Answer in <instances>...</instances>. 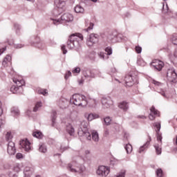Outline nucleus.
Masks as SVG:
<instances>
[{
	"instance_id": "nucleus-36",
	"label": "nucleus",
	"mask_w": 177,
	"mask_h": 177,
	"mask_svg": "<svg viewBox=\"0 0 177 177\" xmlns=\"http://www.w3.org/2000/svg\"><path fill=\"white\" fill-rule=\"evenodd\" d=\"M56 111H53L52 115V127H55L56 124Z\"/></svg>"
},
{
	"instance_id": "nucleus-40",
	"label": "nucleus",
	"mask_w": 177,
	"mask_h": 177,
	"mask_svg": "<svg viewBox=\"0 0 177 177\" xmlns=\"http://www.w3.org/2000/svg\"><path fill=\"white\" fill-rule=\"evenodd\" d=\"M156 176L157 177H162V169H158L156 170Z\"/></svg>"
},
{
	"instance_id": "nucleus-14",
	"label": "nucleus",
	"mask_w": 177,
	"mask_h": 177,
	"mask_svg": "<svg viewBox=\"0 0 177 177\" xmlns=\"http://www.w3.org/2000/svg\"><path fill=\"white\" fill-rule=\"evenodd\" d=\"M124 81L127 86H132L135 82V80L133 79V76H132V75H127L124 77Z\"/></svg>"
},
{
	"instance_id": "nucleus-39",
	"label": "nucleus",
	"mask_w": 177,
	"mask_h": 177,
	"mask_svg": "<svg viewBox=\"0 0 177 177\" xmlns=\"http://www.w3.org/2000/svg\"><path fill=\"white\" fill-rule=\"evenodd\" d=\"M156 136L158 142H160V145H162V136H161V133H156Z\"/></svg>"
},
{
	"instance_id": "nucleus-1",
	"label": "nucleus",
	"mask_w": 177,
	"mask_h": 177,
	"mask_svg": "<svg viewBox=\"0 0 177 177\" xmlns=\"http://www.w3.org/2000/svg\"><path fill=\"white\" fill-rule=\"evenodd\" d=\"M84 39V36L80 33H73L71 35L67 41V46L68 49H74V48H79L80 41Z\"/></svg>"
},
{
	"instance_id": "nucleus-52",
	"label": "nucleus",
	"mask_w": 177,
	"mask_h": 177,
	"mask_svg": "<svg viewBox=\"0 0 177 177\" xmlns=\"http://www.w3.org/2000/svg\"><path fill=\"white\" fill-rule=\"evenodd\" d=\"M172 44H174V45H177V37H172Z\"/></svg>"
},
{
	"instance_id": "nucleus-44",
	"label": "nucleus",
	"mask_w": 177,
	"mask_h": 177,
	"mask_svg": "<svg viewBox=\"0 0 177 177\" xmlns=\"http://www.w3.org/2000/svg\"><path fill=\"white\" fill-rule=\"evenodd\" d=\"M116 177H125V170H122V171H120L117 176Z\"/></svg>"
},
{
	"instance_id": "nucleus-20",
	"label": "nucleus",
	"mask_w": 177,
	"mask_h": 177,
	"mask_svg": "<svg viewBox=\"0 0 177 177\" xmlns=\"http://www.w3.org/2000/svg\"><path fill=\"white\" fill-rule=\"evenodd\" d=\"M66 131L71 136H74V133L75 132V130L74 129V127H73V125H71V124H66Z\"/></svg>"
},
{
	"instance_id": "nucleus-17",
	"label": "nucleus",
	"mask_w": 177,
	"mask_h": 177,
	"mask_svg": "<svg viewBox=\"0 0 177 177\" xmlns=\"http://www.w3.org/2000/svg\"><path fill=\"white\" fill-rule=\"evenodd\" d=\"M55 4L58 9H62V10H64V8H66V0H55Z\"/></svg>"
},
{
	"instance_id": "nucleus-60",
	"label": "nucleus",
	"mask_w": 177,
	"mask_h": 177,
	"mask_svg": "<svg viewBox=\"0 0 177 177\" xmlns=\"http://www.w3.org/2000/svg\"><path fill=\"white\" fill-rule=\"evenodd\" d=\"M2 127H3V121L2 119H0V131L2 129Z\"/></svg>"
},
{
	"instance_id": "nucleus-31",
	"label": "nucleus",
	"mask_w": 177,
	"mask_h": 177,
	"mask_svg": "<svg viewBox=\"0 0 177 177\" xmlns=\"http://www.w3.org/2000/svg\"><path fill=\"white\" fill-rule=\"evenodd\" d=\"M75 12L76 13H84V8L81 6H76L75 7Z\"/></svg>"
},
{
	"instance_id": "nucleus-64",
	"label": "nucleus",
	"mask_w": 177,
	"mask_h": 177,
	"mask_svg": "<svg viewBox=\"0 0 177 177\" xmlns=\"http://www.w3.org/2000/svg\"><path fill=\"white\" fill-rule=\"evenodd\" d=\"M111 72H112V73H117V69H115V68H113L111 69Z\"/></svg>"
},
{
	"instance_id": "nucleus-19",
	"label": "nucleus",
	"mask_w": 177,
	"mask_h": 177,
	"mask_svg": "<svg viewBox=\"0 0 177 177\" xmlns=\"http://www.w3.org/2000/svg\"><path fill=\"white\" fill-rule=\"evenodd\" d=\"M84 117L86 118L88 121H93V120H96V118H99V115L93 113H84Z\"/></svg>"
},
{
	"instance_id": "nucleus-37",
	"label": "nucleus",
	"mask_w": 177,
	"mask_h": 177,
	"mask_svg": "<svg viewBox=\"0 0 177 177\" xmlns=\"http://www.w3.org/2000/svg\"><path fill=\"white\" fill-rule=\"evenodd\" d=\"M156 151V154H158V156H159L160 154H161L162 153V149L161 147H160V145H154Z\"/></svg>"
},
{
	"instance_id": "nucleus-63",
	"label": "nucleus",
	"mask_w": 177,
	"mask_h": 177,
	"mask_svg": "<svg viewBox=\"0 0 177 177\" xmlns=\"http://www.w3.org/2000/svg\"><path fill=\"white\" fill-rule=\"evenodd\" d=\"M159 93H160V95H162V96H164V97H165V93L164 91H160L159 92Z\"/></svg>"
},
{
	"instance_id": "nucleus-28",
	"label": "nucleus",
	"mask_w": 177,
	"mask_h": 177,
	"mask_svg": "<svg viewBox=\"0 0 177 177\" xmlns=\"http://www.w3.org/2000/svg\"><path fill=\"white\" fill-rule=\"evenodd\" d=\"M11 113L13 115H19L20 114V111H19L17 107L14 106L11 109Z\"/></svg>"
},
{
	"instance_id": "nucleus-38",
	"label": "nucleus",
	"mask_w": 177,
	"mask_h": 177,
	"mask_svg": "<svg viewBox=\"0 0 177 177\" xmlns=\"http://www.w3.org/2000/svg\"><path fill=\"white\" fill-rule=\"evenodd\" d=\"M38 93L39 95H43L44 96H46L48 91L46 89H40L38 91Z\"/></svg>"
},
{
	"instance_id": "nucleus-9",
	"label": "nucleus",
	"mask_w": 177,
	"mask_h": 177,
	"mask_svg": "<svg viewBox=\"0 0 177 177\" xmlns=\"http://www.w3.org/2000/svg\"><path fill=\"white\" fill-rule=\"evenodd\" d=\"M7 153L9 156H15L16 154V147L12 141H10L8 143Z\"/></svg>"
},
{
	"instance_id": "nucleus-43",
	"label": "nucleus",
	"mask_w": 177,
	"mask_h": 177,
	"mask_svg": "<svg viewBox=\"0 0 177 177\" xmlns=\"http://www.w3.org/2000/svg\"><path fill=\"white\" fill-rule=\"evenodd\" d=\"M14 27H15V28L16 30L17 34H18L19 31H20V28H21L20 25H19L18 24H14Z\"/></svg>"
},
{
	"instance_id": "nucleus-27",
	"label": "nucleus",
	"mask_w": 177,
	"mask_h": 177,
	"mask_svg": "<svg viewBox=\"0 0 177 177\" xmlns=\"http://www.w3.org/2000/svg\"><path fill=\"white\" fill-rule=\"evenodd\" d=\"M12 139H13V136L12 135V132L8 131L6 134V142H12Z\"/></svg>"
},
{
	"instance_id": "nucleus-6",
	"label": "nucleus",
	"mask_w": 177,
	"mask_h": 177,
	"mask_svg": "<svg viewBox=\"0 0 177 177\" xmlns=\"http://www.w3.org/2000/svg\"><path fill=\"white\" fill-rule=\"evenodd\" d=\"M99 35L91 33L87 37L86 44L88 45V46H93L95 44H97L99 42Z\"/></svg>"
},
{
	"instance_id": "nucleus-49",
	"label": "nucleus",
	"mask_w": 177,
	"mask_h": 177,
	"mask_svg": "<svg viewBox=\"0 0 177 177\" xmlns=\"http://www.w3.org/2000/svg\"><path fill=\"white\" fill-rule=\"evenodd\" d=\"M136 53H142V47L136 46Z\"/></svg>"
},
{
	"instance_id": "nucleus-33",
	"label": "nucleus",
	"mask_w": 177,
	"mask_h": 177,
	"mask_svg": "<svg viewBox=\"0 0 177 177\" xmlns=\"http://www.w3.org/2000/svg\"><path fill=\"white\" fill-rule=\"evenodd\" d=\"M41 107H42V102H37L35 107L33 108V111L37 113V111H38Z\"/></svg>"
},
{
	"instance_id": "nucleus-15",
	"label": "nucleus",
	"mask_w": 177,
	"mask_h": 177,
	"mask_svg": "<svg viewBox=\"0 0 177 177\" xmlns=\"http://www.w3.org/2000/svg\"><path fill=\"white\" fill-rule=\"evenodd\" d=\"M68 104H70L69 100H67L66 98H62L59 100V106L60 107V109H67V107H68Z\"/></svg>"
},
{
	"instance_id": "nucleus-34",
	"label": "nucleus",
	"mask_w": 177,
	"mask_h": 177,
	"mask_svg": "<svg viewBox=\"0 0 177 177\" xmlns=\"http://www.w3.org/2000/svg\"><path fill=\"white\" fill-rule=\"evenodd\" d=\"M153 127H155V128H156V133H159L160 130L161 129V123L160 122H155L153 124Z\"/></svg>"
},
{
	"instance_id": "nucleus-45",
	"label": "nucleus",
	"mask_w": 177,
	"mask_h": 177,
	"mask_svg": "<svg viewBox=\"0 0 177 177\" xmlns=\"http://www.w3.org/2000/svg\"><path fill=\"white\" fill-rule=\"evenodd\" d=\"M93 26H95V24H93V23L91 22L89 24V26L85 29L86 31H89L91 30H93Z\"/></svg>"
},
{
	"instance_id": "nucleus-29",
	"label": "nucleus",
	"mask_w": 177,
	"mask_h": 177,
	"mask_svg": "<svg viewBox=\"0 0 177 177\" xmlns=\"http://www.w3.org/2000/svg\"><path fill=\"white\" fill-rule=\"evenodd\" d=\"M124 149L127 154H131V153H132V145L131 144H127L124 147Z\"/></svg>"
},
{
	"instance_id": "nucleus-50",
	"label": "nucleus",
	"mask_w": 177,
	"mask_h": 177,
	"mask_svg": "<svg viewBox=\"0 0 177 177\" xmlns=\"http://www.w3.org/2000/svg\"><path fill=\"white\" fill-rule=\"evenodd\" d=\"M61 49H62L64 55H66V53H67V50L66 49V46H64V45L62 46Z\"/></svg>"
},
{
	"instance_id": "nucleus-25",
	"label": "nucleus",
	"mask_w": 177,
	"mask_h": 177,
	"mask_svg": "<svg viewBox=\"0 0 177 177\" xmlns=\"http://www.w3.org/2000/svg\"><path fill=\"white\" fill-rule=\"evenodd\" d=\"M10 91L12 93H23L22 90H21L19 87L16 86H12L10 88Z\"/></svg>"
},
{
	"instance_id": "nucleus-3",
	"label": "nucleus",
	"mask_w": 177,
	"mask_h": 177,
	"mask_svg": "<svg viewBox=\"0 0 177 177\" xmlns=\"http://www.w3.org/2000/svg\"><path fill=\"white\" fill-rule=\"evenodd\" d=\"M91 129H89V123L86 121H82L81 123V130L78 131L79 136L86 138L87 140H91Z\"/></svg>"
},
{
	"instance_id": "nucleus-10",
	"label": "nucleus",
	"mask_w": 177,
	"mask_h": 177,
	"mask_svg": "<svg viewBox=\"0 0 177 177\" xmlns=\"http://www.w3.org/2000/svg\"><path fill=\"white\" fill-rule=\"evenodd\" d=\"M19 145L23 149H24L25 151L28 152L31 150V142H30L27 139L20 141Z\"/></svg>"
},
{
	"instance_id": "nucleus-22",
	"label": "nucleus",
	"mask_w": 177,
	"mask_h": 177,
	"mask_svg": "<svg viewBox=\"0 0 177 177\" xmlns=\"http://www.w3.org/2000/svg\"><path fill=\"white\" fill-rule=\"evenodd\" d=\"M118 107L121 109V110H123V111H127L128 109H129V105L128 102H122L119 104Z\"/></svg>"
},
{
	"instance_id": "nucleus-62",
	"label": "nucleus",
	"mask_w": 177,
	"mask_h": 177,
	"mask_svg": "<svg viewBox=\"0 0 177 177\" xmlns=\"http://www.w3.org/2000/svg\"><path fill=\"white\" fill-rule=\"evenodd\" d=\"M138 118H142V120L146 119V116H145V115H138Z\"/></svg>"
},
{
	"instance_id": "nucleus-4",
	"label": "nucleus",
	"mask_w": 177,
	"mask_h": 177,
	"mask_svg": "<svg viewBox=\"0 0 177 177\" xmlns=\"http://www.w3.org/2000/svg\"><path fill=\"white\" fill-rule=\"evenodd\" d=\"M72 100L75 106H78L79 107H86L88 106V100L82 94H74L72 97Z\"/></svg>"
},
{
	"instance_id": "nucleus-26",
	"label": "nucleus",
	"mask_w": 177,
	"mask_h": 177,
	"mask_svg": "<svg viewBox=\"0 0 177 177\" xmlns=\"http://www.w3.org/2000/svg\"><path fill=\"white\" fill-rule=\"evenodd\" d=\"M87 104H88L89 107H96L97 101L95 99H90L87 101Z\"/></svg>"
},
{
	"instance_id": "nucleus-21",
	"label": "nucleus",
	"mask_w": 177,
	"mask_h": 177,
	"mask_svg": "<svg viewBox=\"0 0 177 177\" xmlns=\"http://www.w3.org/2000/svg\"><path fill=\"white\" fill-rule=\"evenodd\" d=\"M13 82H15V84H17V88H19L21 91H23V87L22 86L25 84L24 80H19L17 79H14Z\"/></svg>"
},
{
	"instance_id": "nucleus-46",
	"label": "nucleus",
	"mask_w": 177,
	"mask_h": 177,
	"mask_svg": "<svg viewBox=\"0 0 177 177\" xmlns=\"http://www.w3.org/2000/svg\"><path fill=\"white\" fill-rule=\"evenodd\" d=\"M152 84H153L156 86H161V85H162V83H161L160 82H157L156 80H153Z\"/></svg>"
},
{
	"instance_id": "nucleus-57",
	"label": "nucleus",
	"mask_w": 177,
	"mask_h": 177,
	"mask_svg": "<svg viewBox=\"0 0 177 177\" xmlns=\"http://www.w3.org/2000/svg\"><path fill=\"white\" fill-rule=\"evenodd\" d=\"M99 56H100V59H103V60H104V57H105L104 53H100L99 54Z\"/></svg>"
},
{
	"instance_id": "nucleus-8",
	"label": "nucleus",
	"mask_w": 177,
	"mask_h": 177,
	"mask_svg": "<svg viewBox=\"0 0 177 177\" xmlns=\"http://www.w3.org/2000/svg\"><path fill=\"white\" fill-rule=\"evenodd\" d=\"M97 175L102 177H106L110 174V168L106 166H100L96 171Z\"/></svg>"
},
{
	"instance_id": "nucleus-56",
	"label": "nucleus",
	"mask_w": 177,
	"mask_h": 177,
	"mask_svg": "<svg viewBox=\"0 0 177 177\" xmlns=\"http://www.w3.org/2000/svg\"><path fill=\"white\" fill-rule=\"evenodd\" d=\"M15 48H16L17 49H20V48H23V44H16L15 46Z\"/></svg>"
},
{
	"instance_id": "nucleus-59",
	"label": "nucleus",
	"mask_w": 177,
	"mask_h": 177,
	"mask_svg": "<svg viewBox=\"0 0 177 177\" xmlns=\"http://www.w3.org/2000/svg\"><path fill=\"white\" fill-rule=\"evenodd\" d=\"M5 50H6V47H4L3 48L0 49V55H2V53H3V52H5Z\"/></svg>"
},
{
	"instance_id": "nucleus-11",
	"label": "nucleus",
	"mask_w": 177,
	"mask_h": 177,
	"mask_svg": "<svg viewBox=\"0 0 177 177\" xmlns=\"http://www.w3.org/2000/svg\"><path fill=\"white\" fill-rule=\"evenodd\" d=\"M151 113L149 114V118L151 121L156 120V117H160V112L156 109V108L153 106L150 109Z\"/></svg>"
},
{
	"instance_id": "nucleus-54",
	"label": "nucleus",
	"mask_w": 177,
	"mask_h": 177,
	"mask_svg": "<svg viewBox=\"0 0 177 177\" xmlns=\"http://www.w3.org/2000/svg\"><path fill=\"white\" fill-rule=\"evenodd\" d=\"M14 172H20V168L19 167H14V170H13Z\"/></svg>"
},
{
	"instance_id": "nucleus-41",
	"label": "nucleus",
	"mask_w": 177,
	"mask_h": 177,
	"mask_svg": "<svg viewBox=\"0 0 177 177\" xmlns=\"http://www.w3.org/2000/svg\"><path fill=\"white\" fill-rule=\"evenodd\" d=\"M104 121L106 125H110V122H111V119L110 118V117H106L104 118Z\"/></svg>"
},
{
	"instance_id": "nucleus-61",
	"label": "nucleus",
	"mask_w": 177,
	"mask_h": 177,
	"mask_svg": "<svg viewBox=\"0 0 177 177\" xmlns=\"http://www.w3.org/2000/svg\"><path fill=\"white\" fill-rule=\"evenodd\" d=\"M115 38H116L118 41H121L122 39L121 35H118L117 36H115Z\"/></svg>"
},
{
	"instance_id": "nucleus-24",
	"label": "nucleus",
	"mask_w": 177,
	"mask_h": 177,
	"mask_svg": "<svg viewBox=\"0 0 177 177\" xmlns=\"http://www.w3.org/2000/svg\"><path fill=\"white\" fill-rule=\"evenodd\" d=\"M149 140L147 141V142L142 147H140L139 153H142V151H145V149L147 147L150 145V142H151V137L149 136Z\"/></svg>"
},
{
	"instance_id": "nucleus-58",
	"label": "nucleus",
	"mask_w": 177,
	"mask_h": 177,
	"mask_svg": "<svg viewBox=\"0 0 177 177\" xmlns=\"http://www.w3.org/2000/svg\"><path fill=\"white\" fill-rule=\"evenodd\" d=\"M165 9H166V10H168V4H166L165 7L163 5V12H164V13H167V11H165Z\"/></svg>"
},
{
	"instance_id": "nucleus-16",
	"label": "nucleus",
	"mask_w": 177,
	"mask_h": 177,
	"mask_svg": "<svg viewBox=\"0 0 177 177\" xmlns=\"http://www.w3.org/2000/svg\"><path fill=\"white\" fill-rule=\"evenodd\" d=\"M11 64H12V57H10V55H7L3 60L2 66H3V67H8Z\"/></svg>"
},
{
	"instance_id": "nucleus-51",
	"label": "nucleus",
	"mask_w": 177,
	"mask_h": 177,
	"mask_svg": "<svg viewBox=\"0 0 177 177\" xmlns=\"http://www.w3.org/2000/svg\"><path fill=\"white\" fill-rule=\"evenodd\" d=\"M73 73H81V68L80 67H77L73 71Z\"/></svg>"
},
{
	"instance_id": "nucleus-2",
	"label": "nucleus",
	"mask_w": 177,
	"mask_h": 177,
	"mask_svg": "<svg viewBox=\"0 0 177 177\" xmlns=\"http://www.w3.org/2000/svg\"><path fill=\"white\" fill-rule=\"evenodd\" d=\"M68 169L71 172H73L74 174H79L80 175H82L84 172H85V166L84 165H80V161H73L68 165Z\"/></svg>"
},
{
	"instance_id": "nucleus-30",
	"label": "nucleus",
	"mask_w": 177,
	"mask_h": 177,
	"mask_svg": "<svg viewBox=\"0 0 177 177\" xmlns=\"http://www.w3.org/2000/svg\"><path fill=\"white\" fill-rule=\"evenodd\" d=\"M39 151L40 153H46L47 151L46 145L45 144L39 145Z\"/></svg>"
},
{
	"instance_id": "nucleus-53",
	"label": "nucleus",
	"mask_w": 177,
	"mask_h": 177,
	"mask_svg": "<svg viewBox=\"0 0 177 177\" xmlns=\"http://www.w3.org/2000/svg\"><path fill=\"white\" fill-rule=\"evenodd\" d=\"M16 158H17L18 160H19V158H23V154L20 153H17Z\"/></svg>"
},
{
	"instance_id": "nucleus-18",
	"label": "nucleus",
	"mask_w": 177,
	"mask_h": 177,
	"mask_svg": "<svg viewBox=\"0 0 177 177\" xmlns=\"http://www.w3.org/2000/svg\"><path fill=\"white\" fill-rule=\"evenodd\" d=\"M83 75L85 78H95V73L89 69H84L83 71Z\"/></svg>"
},
{
	"instance_id": "nucleus-5",
	"label": "nucleus",
	"mask_w": 177,
	"mask_h": 177,
	"mask_svg": "<svg viewBox=\"0 0 177 177\" xmlns=\"http://www.w3.org/2000/svg\"><path fill=\"white\" fill-rule=\"evenodd\" d=\"M74 17L73 15L70 13H65L62 17L61 19H53V24L55 25L59 24V23H70V21H73Z\"/></svg>"
},
{
	"instance_id": "nucleus-55",
	"label": "nucleus",
	"mask_w": 177,
	"mask_h": 177,
	"mask_svg": "<svg viewBox=\"0 0 177 177\" xmlns=\"http://www.w3.org/2000/svg\"><path fill=\"white\" fill-rule=\"evenodd\" d=\"M3 110L2 109V102L0 101V115H2Z\"/></svg>"
},
{
	"instance_id": "nucleus-32",
	"label": "nucleus",
	"mask_w": 177,
	"mask_h": 177,
	"mask_svg": "<svg viewBox=\"0 0 177 177\" xmlns=\"http://www.w3.org/2000/svg\"><path fill=\"white\" fill-rule=\"evenodd\" d=\"M24 174L25 176L30 177L31 174H32V171H31V169L30 168L26 167L24 170Z\"/></svg>"
},
{
	"instance_id": "nucleus-12",
	"label": "nucleus",
	"mask_w": 177,
	"mask_h": 177,
	"mask_svg": "<svg viewBox=\"0 0 177 177\" xmlns=\"http://www.w3.org/2000/svg\"><path fill=\"white\" fill-rule=\"evenodd\" d=\"M102 104L103 109H109L113 104V101L110 97H102Z\"/></svg>"
},
{
	"instance_id": "nucleus-35",
	"label": "nucleus",
	"mask_w": 177,
	"mask_h": 177,
	"mask_svg": "<svg viewBox=\"0 0 177 177\" xmlns=\"http://www.w3.org/2000/svg\"><path fill=\"white\" fill-rule=\"evenodd\" d=\"M32 136L37 139H41L42 138V133H41V131H35L32 133Z\"/></svg>"
},
{
	"instance_id": "nucleus-23",
	"label": "nucleus",
	"mask_w": 177,
	"mask_h": 177,
	"mask_svg": "<svg viewBox=\"0 0 177 177\" xmlns=\"http://www.w3.org/2000/svg\"><path fill=\"white\" fill-rule=\"evenodd\" d=\"M91 136L92 135V139L94 142H99V133L95 130H91L90 131Z\"/></svg>"
},
{
	"instance_id": "nucleus-47",
	"label": "nucleus",
	"mask_w": 177,
	"mask_h": 177,
	"mask_svg": "<svg viewBox=\"0 0 177 177\" xmlns=\"http://www.w3.org/2000/svg\"><path fill=\"white\" fill-rule=\"evenodd\" d=\"M71 77V72L70 71H67L65 74L64 78L65 80H68V77Z\"/></svg>"
},
{
	"instance_id": "nucleus-13",
	"label": "nucleus",
	"mask_w": 177,
	"mask_h": 177,
	"mask_svg": "<svg viewBox=\"0 0 177 177\" xmlns=\"http://www.w3.org/2000/svg\"><path fill=\"white\" fill-rule=\"evenodd\" d=\"M152 67H154L158 71H161L162 67H164V62L160 60H155V62L152 63Z\"/></svg>"
},
{
	"instance_id": "nucleus-42",
	"label": "nucleus",
	"mask_w": 177,
	"mask_h": 177,
	"mask_svg": "<svg viewBox=\"0 0 177 177\" xmlns=\"http://www.w3.org/2000/svg\"><path fill=\"white\" fill-rule=\"evenodd\" d=\"M105 52L107 53V55H112L113 53V49H111V47H107L106 49H105Z\"/></svg>"
},
{
	"instance_id": "nucleus-48",
	"label": "nucleus",
	"mask_w": 177,
	"mask_h": 177,
	"mask_svg": "<svg viewBox=\"0 0 177 177\" xmlns=\"http://www.w3.org/2000/svg\"><path fill=\"white\" fill-rule=\"evenodd\" d=\"M8 175L10 177H17V174L15 173L14 171H10Z\"/></svg>"
},
{
	"instance_id": "nucleus-7",
	"label": "nucleus",
	"mask_w": 177,
	"mask_h": 177,
	"mask_svg": "<svg viewBox=\"0 0 177 177\" xmlns=\"http://www.w3.org/2000/svg\"><path fill=\"white\" fill-rule=\"evenodd\" d=\"M167 78L169 82L175 83V81H176V78H177V74H176V72L175 71V68H170L167 70Z\"/></svg>"
}]
</instances>
